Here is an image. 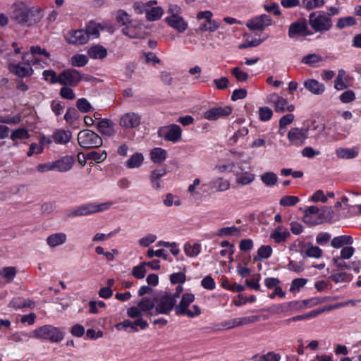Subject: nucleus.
Masks as SVG:
<instances>
[{
  "label": "nucleus",
  "instance_id": "nucleus-11",
  "mask_svg": "<svg viewBox=\"0 0 361 361\" xmlns=\"http://www.w3.org/2000/svg\"><path fill=\"white\" fill-rule=\"evenodd\" d=\"M176 300L171 297V293L161 295L157 302L155 310L157 313L168 314L176 307Z\"/></svg>",
  "mask_w": 361,
  "mask_h": 361
},
{
  "label": "nucleus",
  "instance_id": "nucleus-34",
  "mask_svg": "<svg viewBox=\"0 0 361 361\" xmlns=\"http://www.w3.org/2000/svg\"><path fill=\"white\" fill-rule=\"evenodd\" d=\"M348 81V75L343 69H340L338 75L334 80V87L338 90H343L348 87L346 84Z\"/></svg>",
  "mask_w": 361,
  "mask_h": 361
},
{
  "label": "nucleus",
  "instance_id": "nucleus-15",
  "mask_svg": "<svg viewBox=\"0 0 361 361\" xmlns=\"http://www.w3.org/2000/svg\"><path fill=\"white\" fill-rule=\"evenodd\" d=\"M202 188L204 192H224L229 189L230 183L222 178H216L209 181L207 184H203Z\"/></svg>",
  "mask_w": 361,
  "mask_h": 361
},
{
  "label": "nucleus",
  "instance_id": "nucleus-57",
  "mask_svg": "<svg viewBox=\"0 0 361 361\" xmlns=\"http://www.w3.org/2000/svg\"><path fill=\"white\" fill-rule=\"evenodd\" d=\"M231 74L236 78L238 82H245L248 78L246 72L240 70L239 67H234L231 70Z\"/></svg>",
  "mask_w": 361,
  "mask_h": 361
},
{
  "label": "nucleus",
  "instance_id": "nucleus-52",
  "mask_svg": "<svg viewBox=\"0 0 361 361\" xmlns=\"http://www.w3.org/2000/svg\"><path fill=\"white\" fill-rule=\"evenodd\" d=\"M154 301L149 298H143L138 303V307L142 312H147L153 309Z\"/></svg>",
  "mask_w": 361,
  "mask_h": 361
},
{
  "label": "nucleus",
  "instance_id": "nucleus-13",
  "mask_svg": "<svg viewBox=\"0 0 361 361\" xmlns=\"http://www.w3.org/2000/svg\"><path fill=\"white\" fill-rule=\"evenodd\" d=\"M232 113V109L229 106H215L206 111L203 117L208 121H216L221 118L226 117Z\"/></svg>",
  "mask_w": 361,
  "mask_h": 361
},
{
  "label": "nucleus",
  "instance_id": "nucleus-6",
  "mask_svg": "<svg viewBox=\"0 0 361 361\" xmlns=\"http://www.w3.org/2000/svg\"><path fill=\"white\" fill-rule=\"evenodd\" d=\"M249 30L252 32L251 36L247 37L245 42L238 45L240 49L249 47H255L259 45L262 42L267 39L269 35L263 32L264 28L270 24H246Z\"/></svg>",
  "mask_w": 361,
  "mask_h": 361
},
{
  "label": "nucleus",
  "instance_id": "nucleus-54",
  "mask_svg": "<svg viewBox=\"0 0 361 361\" xmlns=\"http://www.w3.org/2000/svg\"><path fill=\"white\" fill-rule=\"evenodd\" d=\"M307 282V279L304 278L293 279L290 287V291L293 293L298 292L301 288L305 286Z\"/></svg>",
  "mask_w": 361,
  "mask_h": 361
},
{
  "label": "nucleus",
  "instance_id": "nucleus-56",
  "mask_svg": "<svg viewBox=\"0 0 361 361\" xmlns=\"http://www.w3.org/2000/svg\"><path fill=\"white\" fill-rule=\"evenodd\" d=\"M273 115L272 110L267 106L260 107L259 109V118L262 121H269Z\"/></svg>",
  "mask_w": 361,
  "mask_h": 361
},
{
  "label": "nucleus",
  "instance_id": "nucleus-22",
  "mask_svg": "<svg viewBox=\"0 0 361 361\" xmlns=\"http://www.w3.org/2000/svg\"><path fill=\"white\" fill-rule=\"evenodd\" d=\"M337 157L342 159H351L357 157L359 154V149L357 147L350 148L339 147L336 149Z\"/></svg>",
  "mask_w": 361,
  "mask_h": 361
},
{
  "label": "nucleus",
  "instance_id": "nucleus-28",
  "mask_svg": "<svg viewBox=\"0 0 361 361\" xmlns=\"http://www.w3.org/2000/svg\"><path fill=\"white\" fill-rule=\"evenodd\" d=\"M67 236L64 233H56L47 238V243L50 247L61 245L66 242Z\"/></svg>",
  "mask_w": 361,
  "mask_h": 361
},
{
  "label": "nucleus",
  "instance_id": "nucleus-24",
  "mask_svg": "<svg viewBox=\"0 0 361 361\" xmlns=\"http://www.w3.org/2000/svg\"><path fill=\"white\" fill-rule=\"evenodd\" d=\"M8 70L11 73L21 78L30 76L33 73V69L31 67H23L20 64L11 63L8 65Z\"/></svg>",
  "mask_w": 361,
  "mask_h": 361
},
{
  "label": "nucleus",
  "instance_id": "nucleus-23",
  "mask_svg": "<svg viewBox=\"0 0 361 361\" xmlns=\"http://www.w3.org/2000/svg\"><path fill=\"white\" fill-rule=\"evenodd\" d=\"M34 305V302L30 299H25L22 297H15L10 301L8 307L14 310H19L26 307L32 308Z\"/></svg>",
  "mask_w": 361,
  "mask_h": 361
},
{
  "label": "nucleus",
  "instance_id": "nucleus-50",
  "mask_svg": "<svg viewBox=\"0 0 361 361\" xmlns=\"http://www.w3.org/2000/svg\"><path fill=\"white\" fill-rule=\"evenodd\" d=\"M249 133L247 127L239 128L234 134L230 137L229 141L231 144H235L239 139L245 137Z\"/></svg>",
  "mask_w": 361,
  "mask_h": 361
},
{
  "label": "nucleus",
  "instance_id": "nucleus-47",
  "mask_svg": "<svg viewBox=\"0 0 361 361\" xmlns=\"http://www.w3.org/2000/svg\"><path fill=\"white\" fill-rule=\"evenodd\" d=\"M146 265V262H142L139 265L134 267L132 270V275L137 279H143L147 273Z\"/></svg>",
  "mask_w": 361,
  "mask_h": 361
},
{
  "label": "nucleus",
  "instance_id": "nucleus-4",
  "mask_svg": "<svg viewBox=\"0 0 361 361\" xmlns=\"http://www.w3.org/2000/svg\"><path fill=\"white\" fill-rule=\"evenodd\" d=\"M332 24H290L288 36L292 39L311 35L314 32L327 31Z\"/></svg>",
  "mask_w": 361,
  "mask_h": 361
},
{
  "label": "nucleus",
  "instance_id": "nucleus-36",
  "mask_svg": "<svg viewBox=\"0 0 361 361\" xmlns=\"http://www.w3.org/2000/svg\"><path fill=\"white\" fill-rule=\"evenodd\" d=\"M322 61H323L322 56L316 54H310L304 56L301 60L302 63L313 68L319 66V63Z\"/></svg>",
  "mask_w": 361,
  "mask_h": 361
},
{
  "label": "nucleus",
  "instance_id": "nucleus-5",
  "mask_svg": "<svg viewBox=\"0 0 361 361\" xmlns=\"http://www.w3.org/2000/svg\"><path fill=\"white\" fill-rule=\"evenodd\" d=\"M114 204V202L108 201L103 203L89 202L81 204L70 210L66 214V217L88 216L94 213L102 212L108 210Z\"/></svg>",
  "mask_w": 361,
  "mask_h": 361
},
{
  "label": "nucleus",
  "instance_id": "nucleus-41",
  "mask_svg": "<svg viewBox=\"0 0 361 361\" xmlns=\"http://www.w3.org/2000/svg\"><path fill=\"white\" fill-rule=\"evenodd\" d=\"M330 279L336 283H338L350 281L353 279V276L346 272H339L331 274Z\"/></svg>",
  "mask_w": 361,
  "mask_h": 361
},
{
  "label": "nucleus",
  "instance_id": "nucleus-20",
  "mask_svg": "<svg viewBox=\"0 0 361 361\" xmlns=\"http://www.w3.org/2000/svg\"><path fill=\"white\" fill-rule=\"evenodd\" d=\"M270 99L274 103V110L276 112H284L286 111L292 112L295 109L294 105L288 104L286 99L278 94H274L271 95Z\"/></svg>",
  "mask_w": 361,
  "mask_h": 361
},
{
  "label": "nucleus",
  "instance_id": "nucleus-60",
  "mask_svg": "<svg viewBox=\"0 0 361 361\" xmlns=\"http://www.w3.org/2000/svg\"><path fill=\"white\" fill-rule=\"evenodd\" d=\"M64 107V103L61 101L53 100L51 103V111L56 116H59L62 114Z\"/></svg>",
  "mask_w": 361,
  "mask_h": 361
},
{
  "label": "nucleus",
  "instance_id": "nucleus-42",
  "mask_svg": "<svg viewBox=\"0 0 361 361\" xmlns=\"http://www.w3.org/2000/svg\"><path fill=\"white\" fill-rule=\"evenodd\" d=\"M240 233V230L235 226L224 227L219 229L217 232V235L219 237L223 236H238Z\"/></svg>",
  "mask_w": 361,
  "mask_h": 361
},
{
  "label": "nucleus",
  "instance_id": "nucleus-3",
  "mask_svg": "<svg viewBox=\"0 0 361 361\" xmlns=\"http://www.w3.org/2000/svg\"><path fill=\"white\" fill-rule=\"evenodd\" d=\"M65 333L59 327L52 325H44L35 329L30 333V337L51 343H59L64 338Z\"/></svg>",
  "mask_w": 361,
  "mask_h": 361
},
{
  "label": "nucleus",
  "instance_id": "nucleus-37",
  "mask_svg": "<svg viewBox=\"0 0 361 361\" xmlns=\"http://www.w3.org/2000/svg\"><path fill=\"white\" fill-rule=\"evenodd\" d=\"M280 230L281 227H278L270 235V238L278 244L285 242L290 235L289 231H285L281 232Z\"/></svg>",
  "mask_w": 361,
  "mask_h": 361
},
{
  "label": "nucleus",
  "instance_id": "nucleus-2",
  "mask_svg": "<svg viewBox=\"0 0 361 361\" xmlns=\"http://www.w3.org/2000/svg\"><path fill=\"white\" fill-rule=\"evenodd\" d=\"M99 34L98 27L90 25L85 30H71L65 33L64 37L66 42L70 44L82 45L90 40V36L98 37Z\"/></svg>",
  "mask_w": 361,
  "mask_h": 361
},
{
  "label": "nucleus",
  "instance_id": "nucleus-55",
  "mask_svg": "<svg viewBox=\"0 0 361 361\" xmlns=\"http://www.w3.org/2000/svg\"><path fill=\"white\" fill-rule=\"evenodd\" d=\"M299 200V198L296 196L286 195L280 200V204L283 207L294 206Z\"/></svg>",
  "mask_w": 361,
  "mask_h": 361
},
{
  "label": "nucleus",
  "instance_id": "nucleus-14",
  "mask_svg": "<svg viewBox=\"0 0 361 361\" xmlns=\"http://www.w3.org/2000/svg\"><path fill=\"white\" fill-rule=\"evenodd\" d=\"M141 123V116L137 113L128 112L120 119L119 124L123 128L133 129L137 128Z\"/></svg>",
  "mask_w": 361,
  "mask_h": 361
},
{
  "label": "nucleus",
  "instance_id": "nucleus-46",
  "mask_svg": "<svg viewBox=\"0 0 361 361\" xmlns=\"http://www.w3.org/2000/svg\"><path fill=\"white\" fill-rule=\"evenodd\" d=\"M30 137V134L28 131L23 128H19L18 129L13 130L12 131V133L10 136V138L15 141L18 139L19 140H24V139H28Z\"/></svg>",
  "mask_w": 361,
  "mask_h": 361
},
{
  "label": "nucleus",
  "instance_id": "nucleus-45",
  "mask_svg": "<svg viewBox=\"0 0 361 361\" xmlns=\"http://www.w3.org/2000/svg\"><path fill=\"white\" fill-rule=\"evenodd\" d=\"M16 273L17 271L13 267H6L0 269V276L6 279L8 282H11L13 280Z\"/></svg>",
  "mask_w": 361,
  "mask_h": 361
},
{
  "label": "nucleus",
  "instance_id": "nucleus-35",
  "mask_svg": "<svg viewBox=\"0 0 361 361\" xmlns=\"http://www.w3.org/2000/svg\"><path fill=\"white\" fill-rule=\"evenodd\" d=\"M146 18L149 21H157L161 18L163 15V8L160 6L152 7L150 9L145 8Z\"/></svg>",
  "mask_w": 361,
  "mask_h": 361
},
{
  "label": "nucleus",
  "instance_id": "nucleus-43",
  "mask_svg": "<svg viewBox=\"0 0 361 361\" xmlns=\"http://www.w3.org/2000/svg\"><path fill=\"white\" fill-rule=\"evenodd\" d=\"M76 107L78 111L88 113L93 110L91 104L85 98H80L76 102Z\"/></svg>",
  "mask_w": 361,
  "mask_h": 361
},
{
  "label": "nucleus",
  "instance_id": "nucleus-40",
  "mask_svg": "<svg viewBox=\"0 0 361 361\" xmlns=\"http://www.w3.org/2000/svg\"><path fill=\"white\" fill-rule=\"evenodd\" d=\"M260 179L266 186L271 187L276 184L278 177L274 172H266L261 176Z\"/></svg>",
  "mask_w": 361,
  "mask_h": 361
},
{
  "label": "nucleus",
  "instance_id": "nucleus-1",
  "mask_svg": "<svg viewBox=\"0 0 361 361\" xmlns=\"http://www.w3.org/2000/svg\"><path fill=\"white\" fill-rule=\"evenodd\" d=\"M43 17V13L38 6L28 8L23 2H18L13 5L10 18L16 23L39 22Z\"/></svg>",
  "mask_w": 361,
  "mask_h": 361
},
{
  "label": "nucleus",
  "instance_id": "nucleus-48",
  "mask_svg": "<svg viewBox=\"0 0 361 361\" xmlns=\"http://www.w3.org/2000/svg\"><path fill=\"white\" fill-rule=\"evenodd\" d=\"M116 328L118 331H126L129 332H136L138 331L137 328L133 327V322L128 319H126L121 322L118 323L116 325Z\"/></svg>",
  "mask_w": 361,
  "mask_h": 361
},
{
  "label": "nucleus",
  "instance_id": "nucleus-39",
  "mask_svg": "<svg viewBox=\"0 0 361 361\" xmlns=\"http://www.w3.org/2000/svg\"><path fill=\"white\" fill-rule=\"evenodd\" d=\"M185 255L190 257H197L201 252V245L199 243L191 244L186 243L184 245Z\"/></svg>",
  "mask_w": 361,
  "mask_h": 361
},
{
  "label": "nucleus",
  "instance_id": "nucleus-49",
  "mask_svg": "<svg viewBox=\"0 0 361 361\" xmlns=\"http://www.w3.org/2000/svg\"><path fill=\"white\" fill-rule=\"evenodd\" d=\"M107 157V154L105 151L102 152H98L92 151L87 154L86 158L90 160H92L97 163H101L104 161Z\"/></svg>",
  "mask_w": 361,
  "mask_h": 361
},
{
  "label": "nucleus",
  "instance_id": "nucleus-44",
  "mask_svg": "<svg viewBox=\"0 0 361 361\" xmlns=\"http://www.w3.org/2000/svg\"><path fill=\"white\" fill-rule=\"evenodd\" d=\"M255 180V175L250 172H245L238 175L236 178V183L246 185L250 184Z\"/></svg>",
  "mask_w": 361,
  "mask_h": 361
},
{
  "label": "nucleus",
  "instance_id": "nucleus-32",
  "mask_svg": "<svg viewBox=\"0 0 361 361\" xmlns=\"http://www.w3.org/2000/svg\"><path fill=\"white\" fill-rule=\"evenodd\" d=\"M79 118L80 114L78 112V110L75 109L74 107L68 108L63 116V118L66 121V123L73 128H76L75 124Z\"/></svg>",
  "mask_w": 361,
  "mask_h": 361
},
{
  "label": "nucleus",
  "instance_id": "nucleus-7",
  "mask_svg": "<svg viewBox=\"0 0 361 361\" xmlns=\"http://www.w3.org/2000/svg\"><path fill=\"white\" fill-rule=\"evenodd\" d=\"M79 145L85 149L97 148L102 145L101 137L90 130H83L78 135Z\"/></svg>",
  "mask_w": 361,
  "mask_h": 361
},
{
  "label": "nucleus",
  "instance_id": "nucleus-25",
  "mask_svg": "<svg viewBox=\"0 0 361 361\" xmlns=\"http://www.w3.org/2000/svg\"><path fill=\"white\" fill-rule=\"evenodd\" d=\"M88 56L92 59H104L107 56V50L100 44L90 47L87 50Z\"/></svg>",
  "mask_w": 361,
  "mask_h": 361
},
{
  "label": "nucleus",
  "instance_id": "nucleus-30",
  "mask_svg": "<svg viewBox=\"0 0 361 361\" xmlns=\"http://www.w3.org/2000/svg\"><path fill=\"white\" fill-rule=\"evenodd\" d=\"M166 157V151L161 147H154L150 151V159L155 164L164 162Z\"/></svg>",
  "mask_w": 361,
  "mask_h": 361
},
{
  "label": "nucleus",
  "instance_id": "nucleus-27",
  "mask_svg": "<svg viewBox=\"0 0 361 361\" xmlns=\"http://www.w3.org/2000/svg\"><path fill=\"white\" fill-rule=\"evenodd\" d=\"M304 86L314 94H322L325 90L324 84L315 79H309L304 83Z\"/></svg>",
  "mask_w": 361,
  "mask_h": 361
},
{
  "label": "nucleus",
  "instance_id": "nucleus-31",
  "mask_svg": "<svg viewBox=\"0 0 361 361\" xmlns=\"http://www.w3.org/2000/svg\"><path fill=\"white\" fill-rule=\"evenodd\" d=\"M353 243V239L350 235H343L334 237L331 241V245L333 247L338 249L344 245H352Z\"/></svg>",
  "mask_w": 361,
  "mask_h": 361
},
{
  "label": "nucleus",
  "instance_id": "nucleus-33",
  "mask_svg": "<svg viewBox=\"0 0 361 361\" xmlns=\"http://www.w3.org/2000/svg\"><path fill=\"white\" fill-rule=\"evenodd\" d=\"M144 157L142 153H134L126 162V166L128 169L139 168L143 163Z\"/></svg>",
  "mask_w": 361,
  "mask_h": 361
},
{
  "label": "nucleus",
  "instance_id": "nucleus-21",
  "mask_svg": "<svg viewBox=\"0 0 361 361\" xmlns=\"http://www.w3.org/2000/svg\"><path fill=\"white\" fill-rule=\"evenodd\" d=\"M181 11L180 6L176 4H169L167 13L170 16L166 18V23H185L183 18L180 16Z\"/></svg>",
  "mask_w": 361,
  "mask_h": 361
},
{
  "label": "nucleus",
  "instance_id": "nucleus-53",
  "mask_svg": "<svg viewBox=\"0 0 361 361\" xmlns=\"http://www.w3.org/2000/svg\"><path fill=\"white\" fill-rule=\"evenodd\" d=\"M272 254V248L269 245H262L257 250V257L259 260L268 259Z\"/></svg>",
  "mask_w": 361,
  "mask_h": 361
},
{
  "label": "nucleus",
  "instance_id": "nucleus-16",
  "mask_svg": "<svg viewBox=\"0 0 361 361\" xmlns=\"http://www.w3.org/2000/svg\"><path fill=\"white\" fill-rule=\"evenodd\" d=\"M329 12L317 11L310 14L309 23H329L331 16L338 13V9L335 7H331Z\"/></svg>",
  "mask_w": 361,
  "mask_h": 361
},
{
  "label": "nucleus",
  "instance_id": "nucleus-51",
  "mask_svg": "<svg viewBox=\"0 0 361 361\" xmlns=\"http://www.w3.org/2000/svg\"><path fill=\"white\" fill-rule=\"evenodd\" d=\"M43 78L45 80L49 81L51 84L59 83V74L53 70H45L42 73Z\"/></svg>",
  "mask_w": 361,
  "mask_h": 361
},
{
  "label": "nucleus",
  "instance_id": "nucleus-62",
  "mask_svg": "<svg viewBox=\"0 0 361 361\" xmlns=\"http://www.w3.org/2000/svg\"><path fill=\"white\" fill-rule=\"evenodd\" d=\"M331 239V234L326 232H321L316 237L317 244L324 246L326 245Z\"/></svg>",
  "mask_w": 361,
  "mask_h": 361
},
{
  "label": "nucleus",
  "instance_id": "nucleus-63",
  "mask_svg": "<svg viewBox=\"0 0 361 361\" xmlns=\"http://www.w3.org/2000/svg\"><path fill=\"white\" fill-rule=\"evenodd\" d=\"M186 280V276L183 272L173 273L170 275V281L172 284L183 283Z\"/></svg>",
  "mask_w": 361,
  "mask_h": 361
},
{
  "label": "nucleus",
  "instance_id": "nucleus-61",
  "mask_svg": "<svg viewBox=\"0 0 361 361\" xmlns=\"http://www.w3.org/2000/svg\"><path fill=\"white\" fill-rule=\"evenodd\" d=\"M298 304L297 301H291L288 302H284L281 305H279L276 307V311L278 313H283L288 310H290L292 308H294Z\"/></svg>",
  "mask_w": 361,
  "mask_h": 361
},
{
  "label": "nucleus",
  "instance_id": "nucleus-17",
  "mask_svg": "<svg viewBox=\"0 0 361 361\" xmlns=\"http://www.w3.org/2000/svg\"><path fill=\"white\" fill-rule=\"evenodd\" d=\"M125 25L121 32L130 38H143L146 36V32L142 29L143 24H123Z\"/></svg>",
  "mask_w": 361,
  "mask_h": 361
},
{
  "label": "nucleus",
  "instance_id": "nucleus-58",
  "mask_svg": "<svg viewBox=\"0 0 361 361\" xmlns=\"http://www.w3.org/2000/svg\"><path fill=\"white\" fill-rule=\"evenodd\" d=\"M322 253V249L315 245H311L306 250V255L309 257L320 258Z\"/></svg>",
  "mask_w": 361,
  "mask_h": 361
},
{
  "label": "nucleus",
  "instance_id": "nucleus-12",
  "mask_svg": "<svg viewBox=\"0 0 361 361\" xmlns=\"http://www.w3.org/2000/svg\"><path fill=\"white\" fill-rule=\"evenodd\" d=\"M79 71L75 68H66L59 73V84L76 87L79 84Z\"/></svg>",
  "mask_w": 361,
  "mask_h": 361
},
{
  "label": "nucleus",
  "instance_id": "nucleus-18",
  "mask_svg": "<svg viewBox=\"0 0 361 361\" xmlns=\"http://www.w3.org/2000/svg\"><path fill=\"white\" fill-rule=\"evenodd\" d=\"M195 295L192 293H184L180 302L175 307V312L178 316L186 315L189 310L188 307L195 300Z\"/></svg>",
  "mask_w": 361,
  "mask_h": 361
},
{
  "label": "nucleus",
  "instance_id": "nucleus-26",
  "mask_svg": "<svg viewBox=\"0 0 361 361\" xmlns=\"http://www.w3.org/2000/svg\"><path fill=\"white\" fill-rule=\"evenodd\" d=\"M97 127L104 135L110 137L114 134V123L111 120L102 119L97 123Z\"/></svg>",
  "mask_w": 361,
  "mask_h": 361
},
{
  "label": "nucleus",
  "instance_id": "nucleus-19",
  "mask_svg": "<svg viewBox=\"0 0 361 361\" xmlns=\"http://www.w3.org/2000/svg\"><path fill=\"white\" fill-rule=\"evenodd\" d=\"M75 159L73 156L66 155L54 161V171L60 173L69 171L73 166Z\"/></svg>",
  "mask_w": 361,
  "mask_h": 361
},
{
  "label": "nucleus",
  "instance_id": "nucleus-9",
  "mask_svg": "<svg viewBox=\"0 0 361 361\" xmlns=\"http://www.w3.org/2000/svg\"><path fill=\"white\" fill-rule=\"evenodd\" d=\"M157 135L158 137L164 138L165 140L176 143L181 138L182 129L178 125L172 124L170 126L159 128Z\"/></svg>",
  "mask_w": 361,
  "mask_h": 361
},
{
  "label": "nucleus",
  "instance_id": "nucleus-38",
  "mask_svg": "<svg viewBox=\"0 0 361 361\" xmlns=\"http://www.w3.org/2000/svg\"><path fill=\"white\" fill-rule=\"evenodd\" d=\"M88 57L85 54H76L71 58L70 63L73 67H84L89 61Z\"/></svg>",
  "mask_w": 361,
  "mask_h": 361
},
{
  "label": "nucleus",
  "instance_id": "nucleus-8",
  "mask_svg": "<svg viewBox=\"0 0 361 361\" xmlns=\"http://www.w3.org/2000/svg\"><path fill=\"white\" fill-rule=\"evenodd\" d=\"M259 320V317L252 315L244 317H238L221 322L216 325L218 330L231 329L235 327L255 323Z\"/></svg>",
  "mask_w": 361,
  "mask_h": 361
},
{
  "label": "nucleus",
  "instance_id": "nucleus-64",
  "mask_svg": "<svg viewBox=\"0 0 361 361\" xmlns=\"http://www.w3.org/2000/svg\"><path fill=\"white\" fill-rule=\"evenodd\" d=\"M280 355L274 352H269L268 353L260 356L259 361H280Z\"/></svg>",
  "mask_w": 361,
  "mask_h": 361
},
{
  "label": "nucleus",
  "instance_id": "nucleus-59",
  "mask_svg": "<svg viewBox=\"0 0 361 361\" xmlns=\"http://www.w3.org/2000/svg\"><path fill=\"white\" fill-rule=\"evenodd\" d=\"M201 286L207 290H212L216 288V283L214 279L208 275L202 279Z\"/></svg>",
  "mask_w": 361,
  "mask_h": 361
},
{
  "label": "nucleus",
  "instance_id": "nucleus-29",
  "mask_svg": "<svg viewBox=\"0 0 361 361\" xmlns=\"http://www.w3.org/2000/svg\"><path fill=\"white\" fill-rule=\"evenodd\" d=\"M72 133L70 130L63 129L56 130L53 135V140L57 144H67L71 139Z\"/></svg>",
  "mask_w": 361,
  "mask_h": 361
},
{
  "label": "nucleus",
  "instance_id": "nucleus-10",
  "mask_svg": "<svg viewBox=\"0 0 361 361\" xmlns=\"http://www.w3.org/2000/svg\"><path fill=\"white\" fill-rule=\"evenodd\" d=\"M308 128H293L288 133V139L290 145L300 147L305 143L308 138Z\"/></svg>",
  "mask_w": 361,
  "mask_h": 361
}]
</instances>
